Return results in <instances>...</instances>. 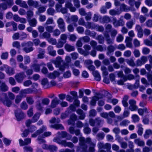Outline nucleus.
Segmentation results:
<instances>
[{"label":"nucleus","mask_w":152,"mask_h":152,"mask_svg":"<svg viewBox=\"0 0 152 152\" xmlns=\"http://www.w3.org/2000/svg\"><path fill=\"white\" fill-rule=\"evenodd\" d=\"M62 61V60L61 58L60 57L58 56L57 57L56 60L53 61V62L55 65L56 67H59L60 70L61 71H63L65 69V66L64 65L60 66V64Z\"/></svg>","instance_id":"obj_1"},{"label":"nucleus","mask_w":152,"mask_h":152,"mask_svg":"<svg viewBox=\"0 0 152 152\" xmlns=\"http://www.w3.org/2000/svg\"><path fill=\"white\" fill-rule=\"evenodd\" d=\"M85 25L87 28L91 29L95 28L97 31H103L104 29V28L102 26L97 25L95 26L89 22H88Z\"/></svg>","instance_id":"obj_2"},{"label":"nucleus","mask_w":152,"mask_h":152,"mask_svg":"<svg viewBox=\"0 0 152 152\" xmlns=\"http://www.w3.org/2000/svg\"><path fill=\"white\" fill-rule=\"evenodd\" d=\"M33 86L35 87L33 90L31 88H27L22 90L21 91V95H23L24 94H29L35 92L36 91V88L37 87L38 85L37 83H34L33 84Z\"/></svg>","instance_id":"obj_3"},{"label":"nucleus","mask_w":152,"mask_h":152,"mask_svg":"<svg viewBox=\"0 0 152 152\" xmlns=\"http://www.w3.org/2000/svg\"><path fill=\"white\" fill-rule=\"evenodd\" d=\"M49 102L50 100L48 99H44L42 100V103L41 104L39 102H37L36 107L38 110H42L43 105H47L49 103Z\"/></svg>","instance_id":"obj_4"},{"label":"nucleus","mask_w":152,"mask_h":152,"mask_svg":"<svg viewBox=\"0 0 152 152\" xmlns=\"http://www.w3.org/2000/svg\"><path fill=\"white\" fill-rule=\"evenodd\" d=\"M32 45L33 43L31 42H29L26 43L22 44L23 46H26L24 49V50L26 53H29L33 50V48L32 47Z\"/></svg>","instance_id":"obj_5"},{"label":"nucleus","mask_w":152,"mask_h":152,"mask_svg":"<svg viewBox=\"0 0 152 152\" xmlns=\"http://www.w3.org/2000/svg\"><path fill=\"white\" fill-rule=\"evenodd\" d=\"M58 27L62 32L64 31L65 30V23L63 19L61 18H59L57 21Z\"/></svg>","instance_id":"obj_6"},{"label":"nucleus","mask_w":152,"mask_h":152,"mask_svg":"<svg viewBox=\"0 0 152 152\" xmlns=\"http://www.w3.org/2000/svg\"><path fill=\"white\" fill-rule=\"evenodd\" d=\"M53 140L54 142H57V143L61 144L65 147L68 146L69 147H72L73 146V144L71 142H66L65 141H59V140H58L57 139L55 138H54Z\"/></svg>","instance_id":"obj_7"},{"label":"nucleus","mask_w":152,"mask_h":152,"mask_svg":"<svg viewBox=\"0 0 152 152\" xmlns=\"http://www.w3.org/2000/svg\"><path fill=\"white\" fill-rule=\"evenodd\" d=\"M65 6L66 8L69 9L72 12H74L76 10V8L73 6L71 1L66 2Z\"/></svg>","instance_id":"obj_8"},{"label":"nucleus","mask_w":152,"mask_h":152,"mask_svg":"<svg viewBox=\"0 0 152 152\" xmlns=\"http://www.w3.org/2000/svg\"><path fill=\"white\" fill-rule=\"evenodd\" d=\"M15 115L18 121H20L24 118V114L20 110H18L15 112Z\"/></svg>","instance_id":"obj_9"},{"label":"nucleus","mask_w":152,"mask_h":152,"mask_svg":"<svg viewBox=\"0 0 152 152\" xmlns=\"http://www.w3.org/2000/svg\"><path fill=\"white\" fill-rule=\"evenodd\" d=\"M40 114L39 113L36 114L32 119V121H31L30 120H28L26 122V125L27 126H28L32 122H36L39 118Z\"/></svg>","instance_id":"obj_10"},{"label":"nucleus","mask_w":152,"mask_h":152,"mask_svg":"<svg viewBox=\"0 0 152 152\" xmlns=\"http://www.w3.org/2000/svg\"><path fill=\"white\" fill-rule=\"evenodd\" d=\"M130 104L129 109L132 111H134L137 109V107L136 105V101L134 100H130L129 101Z\"/></svg>","instance_id":"obj_11"},{"label":"nucleus","mask_w":152,"mask_h":152,"mask_svg":"<svg viewBox=\"0 0 152 152\" xmlns=\"http://www.w3.org/2000/svg\"><path fill=\"white\" fill-rule=\"evenodd\" d=\"M3 67V68L2 69V70H4L5 69L6 73L9 75H12L14 74V71L13 69L11 68H9L7 65H4Z\"/></svg>","instance_id":"obj_12"},{"label":"nucleus","mask_w":152,"mask_h":152,"mask_svg":"<svg viewBox=\"0 0 152 152\" xmlns=\"http://www.w3.org/2000/svg\"><path fill=\"white\" fill-rule=\"evenodd\" d=\"M116 140L120 143L121 147L125 149L127 147V144L126 142L122 141L123 139L120 137H118L116 138Z\"/></svg>","instance_id":"obj_13"},{"label":"nucleus","mask_w":152,"mask_h":152,"mask_svg":"<svg viewBox=\"0 0 152 152\" xmlns=\"http://www.w3.org/2000/svg\"><path fill=\"white\" fill-rule=\"evenodd\" d=\"M36 129V127L34 126H31L29 129V130L28 131L27 130H25L23 133L22 134V137H26L27 136L28 134L30 133H31L35 131Z\"/></svg>","instance_id":"obj_14"},{"label":"nucleus","mask_w":152,"mask_h":152,"mask_svg":"<svg viewBox=\"0 0 152 152\" xmlns=\"http://www.w3.org/2000/svg\"><path fill=\"white\" fill-rule=\"evenodd\" d=\"M113 23L114 26L115 27L123 26L124 24V22L123 20H117L115 18H113Z\"/></svg>","instance_id":"obj_15"},{"label":"nucleus","mask_w":152,"mask_h":152,"mask_svg":"<svg viewBox=\"0 0 152 152\" xmlns=\"http://www.w3.org/2000/svg\"><path fill=\"white\" fill-rule=\"evenodd\" d=\"M42 147L44 149H49L52 152H55L57 150V148L56 146L53 145L48 146L45 144H43Z\"/></svg>","instance_id":"obj_16"},{"label":"nucleus","mask_w":152,"mask_h":152,"mask_svg":"<svg viewBox=\"0 0 152 152\" xmlns=\"http://www.w3.org/2000/svg\"><path fill=\"white\" fill-rule=\"evenodd\" d=\"M80 144L81 146L85 145L86 143H90L91 142V139L89 138H87L86 140L84 137H81L79 139Z\"/></svg>","instance_id":"obj_17"},{"label":"nucleus","mask_w":152,"mask_h":152,"mask_svg":"<svg viewBox=\"0 0 152 152\" xmlns=\"http://www.w3.org/2000/svg\"><path fill=\"white\" fill-rule=\"evenodd\" d=\"M15 3L17 5H19L20 7L25 8H28V6L26 2L22 1L21 0H16Z\"/></svg>","instance_id":"obj_18"},{"label":"nucleus","mask_w":152,"mask_h":152,"mask_svg":"<svg viewBox=\"0 0 152 152\" xmlns=\"http://www.w3.org/2000/svg\"><path fill=\"white\" fill-rule=\"evenodd\" d=\"M19 141L20 145L23 146L30 143L31 140L30 138H26L24 140V141H23L21 139H20Z\"/></svg>","instance_id":"obj_19"},{"label":"nucleus","mask_w":152,"mask_h":152,"mask_svg":"<svg viewBox=\"0 0 152 152\" xmlns=\"http://www.w3.org/2000/svg\"><path fill=\"white\" fill-rule=\"evenodd\" d=\"M102 98V96L101 94H97L96 96L93 97L91 102V104L92 105H95L96 104V101L99 100V98Z\"/></svg>","instance_id":"obj_20"},{"label":"nucleus","mask_w":152,"mask_h":152,"mask_svg":"<svg viewBox=\"0 0 152 152\" xmlns=\"http://www.w3.org/2000/svg\"><path fill=\"white\" fill-rule=\"evenodd\" d=\"M78 20V18L76 15H73L70 18H68L66 19V21L68 23H70L72 21L76 22Z\"/></svg>","instance_id":"obj_21"},{"label":"nucleus","mask_w":152,"mask_h":152,"mask_svg":"<svg viewBox=\"0 0 152 152\" xmlns=\"http://www.w3.org/2000/svg\"><path fill=\"white\" fill-rule=\"evenodd\" d=\"M100 115L102 117L107 119L108 123L111 124L112 122V120L111 118H108V113L106 112H103L100 114Z\"/></svg>","instance_id":"obj_22"},{"label":"nucleus","mask_w":152,"mask_h":152,"mask_svg":"<svg viewBox=\"0 0 152 152\" xmlns=\"http://www.w3.org/2000/svg\"><path fill=\"white\" fill-rule=\"evenodd\" d=\"M46 129V127L45 126H43L42 128L39 130L36 131L34 134H32L31 137H35L37 135H39L40 133H42Z\"/></svg>","instance_id":"obj_23"},{"label":"nucleus","mask_w":152,"mask_h":152,"mask_svg":"<svg viewBox=\"0 0 152 152\" xmlns=\"http://www.w3.org/2000/svg\"><path fill=\"white\" fill-rule=\"evenodd\" d=\"M98 148H106L107 149H110V144L109 143H106L104 145L102 142H99L98 144Z\"/></svg>","instance_id":"obj_24"},{"label":"nucleus","mask_w":152,"mask_h":152,"mask_svg":"<svg viewBox=\"0 0 152 152\" xmlns=\"http://www.w3.org/2000/svg\"><path fill=\"white\" fill-rule=\"evenodd\" d=\"M25 75L23 73L18 74L15 76V78L18 82H21L25 77Z\"/></svg>","instance_id":"obj_25"},{"label":"nucleus","mask_w":152,"mask_h":152,"mask_svg":"<svg viewBox=\"0 0 152 152\" xmlns=\"http://www.w3.org/2000/svg\"><path fill=\"white\" fill-rule=\"evenodd\" d=\"M59 75L60 73L56 71H54L53 72L49 74L48 77L51 79H55Z\"/></svg>","instance_id":"obj_26"},{"label":"nucleus","mask_w":152,"mask_h":152,"mask_svg":"<svg viewBox=\"0 0 152 152\" xmlns=\"http://www.w3.org/2000/svg\"><path fill=\"white\" fill-rule=\"evenodd\" d=\"M28 4L30 6H34L37 8L38 5V3L36 1H34L33 0H28L27 1Z\"/></svg>","instance_id":"obj_27"},{"label":"nucleus","mask_w":152,"mask_h":152,"mask_svg":"<svg viewBox=\"0 0 152 152\" xmlns=\"http://www.w3.org/2000/svg\"><path fill=\"white\" fill-rule=\"evenodd\" d=\"M50 35L49 33L45 32L43 34H40L39 37L41 39L45 38L48 40V39L50 38Z\"/></svg>","instance_id":"obj_28"},{"label":"nucleus","mask_w":152,"mask_h":152,"mask_svg":"<svg viewBox=\"0 0 152 152\" xmlns=\"http://www.w3.org/2000/svg\"><path fill=\"white\" fill-rule=\"evenodd\" d=\"M48 50L49 54L53 56H55L56 55V51L53 50V47L51 46H49L48 48Z\"/></svg>","instance_id":"obj_29"},{"label":"nucleus","mask_w":152,"mask_h":152,"mask_svg":"<svg viewBox=\"0 0 152 152\" xmlns=\"http://www.w3.org/2000/svg\"><path fill=\"white\" fill-rule=\"evenodd\" d=\"M92 74L94 76L95 79L98 81L101 80V76L99 73L97 71H94L92 72Z\"/></svg>","instance_id":"obj_30"},{"label":"nucleus","mask_w":152,"mask_h":152,"mask_svg":"<svg viewBox=\"0 0 152 152\" xmlns=\"http://www.w3.org/2000/svg\"><path fill=\"white\" fill-rule=\"evenodd\" d=\"M132 40V39L129 37H126L125 40V42L127 47L129 48L132 47V45L131 42Z\"/></svg>","instance_id":"obj_31"},{"label":"nucleus","mask_w":152,"mask_h":152,"mask_svg":"<svg viewBox=\"0 0 152 152\" xmlns=\"http://www.w3.org/2000/svg\"><path fill=\"white\" fill-rule=\"evenodd\" d=\"M135 144H137L138 146H142L145 145V142L144 141L140 140L139 139H135L134 141Z\"/></svg>","instance_id":"obj_32"},{"label":"nucleus","mask_w":152,"mask_h":152,"mask_svg":"<svg viewBox=\"0 0 152 152\" xmlns=\"http://www.w3.org/2000/svg\"><path fill=\"white\" fill-rule=\"evenodd\" d=\"M65 50L68 52H71L75 50V48L74 46H71L69 44H66L65 46Z\"/></svg>","instance_id":"obj_33"},{"label":"nucleus","mask_w":152,"mask_h":152,"mask_svg":"<svg viewBox=\"0 0 152 152\" xmlns=\"http://www.w3.org/2000/svg\"><path fill=\"white\" fill-rule=\"evenodd\" d=\"M59 100L57 98H55L53 99L51 102V107L52 108L55 107L59 103Z\"/></svg>","instance_id":"obj_34"},{"label":"nucleus","mask_w":152,"mask_h":152,"mask_svg":"<svg viewBox=\"0 0 152 152\" xmlns=\"http://www.w3.org/2000/svg\"><path fill=\"white\" fill-rule=\"evenodd\" d=\"M76 119L77 117L76 115L75 114H72L71 116L69 121H68V124H74Z\"/></svg>","instance_id":"obj_35"},{"label":"nucleus","mask_w":152,"mask_h":152,"mask_svg":"<svg viewBox=\"0 0 152 152\" xmlns=\"http://www.w3.org/2000/svg\"><path fill=\"white\" fill-rule=\"evenodd\" d=\"M101 70L102 72L103 76H106L108 75V72L105 66H102L101 67Z\"/></svg>","instance_id":"obj_36"},{"label":"nucleus","mask_w":152,"mask_h":152,"mask_svg":"<svg viewBox=\"0 0 152 152\" xmlns=\"http://www.w3.org/2000/svg\"><path fill=\"white\" fill-rule=\"evenodd\" d=\"M121 12V11L115 10H111L109 11L110 14L112 15H119Z\"/></svg>","instance_id":"obj_37"},{"label":"nucleus","mask_w":152,"mask_h":152,"mask_svg":"<svg viewBox=\"0 0 152 152\" xmlns=\"http://www.w3.org/2000/svg\"><path fill=\"white\" fill-rule=\"evenodd\" d=\"M134 76L132 74H129L126 77L124 76L123 78V80H124V81H126L127 80H132L134 79Z\"/></svg>","instance_id":"obj_38"},{"label":"nucleus","mask_w":152,"mask_h":152,"mask_svg":"<svg viewBox=\"0 0 152 152\" xmlns=\"http://www.w3.org/2000/svg\"><path fill=\"white\" fill-rule=\"evenodd\" d=\"M77 114L80 115V118L81 119H83L85 117V114L83 113V111L80 109H79L77 111Z\"/></svg>","instance_id":"obj_39"},{"label":"nucleus","mask_w":152,"mask_h":152,"mask_svg":"<svg viewBox=\"0 0 152 152\" xmlns=\"http://www.w3.org/2000/svg\"><path fill=\"white\" fill-rule=\"evenodd\" d=\"M137 127L138 128L137 132L138 135H141L143 133V129L142 127V125L141 124H139L137 125Z\"/></svg>","instance_id":"obj_40"},{"label":"nucleus","mask_w":152,"mask_h":152,"mask_svg":"<svg viewBox=\"0 0 152 152\" xmlns=\"http://www.w3.org/2000/svg\"><path fill=\"white\" fill-rule=\"evenodd\" d=\"M69 131L71 133L73 134L75 133L76 135H78L80 133V132L79 130H76L75 131L74 128L72 127H71L69 128Z\"/></svg>","instance_id":"obj_41"},{"label":"nucleus","mask_w":152,"mask_h":152,"mask_svg":"<svg viewBox=\"0 0 152 152\" xmlns=\"http://www.w3.org/2000/svg\"><path fill=\"white\" fill-rule=\"evenodd\" d=\"M108 102L112 103L114 105L117 104L118 102V100L115 99H109L107 100Z\"/></svg>","instance_id":"obj_42"},{"label":"nucleus","mask_w":152,"mask_h":152,"mask_svg":"<svg viewBox=\"0 0 152 152\" xmlns=\"http://www.w3.org/2000/svg\"><path fill=\"white\" fill-rule=\"evenodd\" d=\"M46 8L43 6L40 7L39 8L37 11L36 12V13L39 15V13L44 12L46 10Z\"/></svg>","instance_id":"obj_43"},{"label":"nucleus","mask_w":152,"mask_h":152,"mask_svg":"<svg viewBox=\"0 0 152 152\" xmlns=\"http://www.w3.org/2000/svg\"><path fill=\"white\" fill-rule=\"evenodd\" d=\"M120 9L121 11H127L128 10H130L127 8V6L124 4H121L120 6Z\"/></svg>","instance_id":"obj_44"},{"label":"nucleus","mask_w":152,"mask_h":152,"mask_svg":"<svg viewBox=\"0 0 152 152\" xmlns=\"http://www.w3.org/2000/svg\"><path fill=\"white\" fill-rule=\"evenodd\" d=\"M37 23V21L36 19H33L29 21V24L31 26L34 27L36 25Z\"/></svg>","instance_id":"obj_45"},{"label":"nucleus","mask_w":152,"mask_h":152,"mask_svg":"<svg viewBox=\"0 0 152 152\" xmlns=\"http://www.w3.org/2000/svg\"><path fill=\"white\" fill-rule=\"evenodd\" d=\"M150 50L146 47H144L142 49V52L144 54H148L150 52Z\"/></svg>","instance_id":"obj_46"},{"label":"nucleus","mask_w":152,"mask_h":152,"mask_svg":"<svg viewBox=\"0 0 152 152\" xmlns=\"http://www.w3.org/2000/svg\"><path fill=\"white\" fill-rule=\"evenodd\" d=\"M152 131L149 129L147 130L145 132L144 135V137L145 138H147L149 137V136L152 134Z\"/></svg>","instance_id":"obj_47"},{"label":"nucleus","mask_w":152,"mask_h":152,"mask_svg":"<svg viewBox=\"0 0 152 152\" xmlns=\"http://www.w3.org/2000/svg\"><path fill=\"white\" fill-rule=\"evenodd\" d=\"M126 61L127 63L130 66L133 67L136 66L133 60L132 59L126 60Z\"/></svg>","instance_id":"obj_48"},{"label":"nucleus","mask_w":152,"mask_h":152,"mask_svg":"<svg viewBox=\"0 0 152 152\" xmlns=\"http://www.w3.org/2000/svg\"><path fill=\"white\" fill-rule=\"evenodd\" d=\"M55 7L56 11L57 12H60L62 8V5L59 4H57L56 5Z\"/></svg>","instance_id":"obj_49"},{"label":"nucleus","mask_w":152,"mask_h":152,"mask_svg":"<svg viewBox=\"0 0 152 152\" xmlns=\"http://www.w3.org/2000/svg\"><path fill=\"white\" fill-rule=\"evenodd\" d=\"M132 118L133 122H138L140 118L137 115H132Z\"/></svg>","instance_id":"obj_50"},{"label":"nucleus","mask_w":152,"mask_h":152,"mask_svg":"<svg viewBox=\"0 0 152 152\" xmlns=\"http://www.w3.org/2000/svg\"><path fill=\"white\" fill-rule=\"evenodd\" d=\"M3 141L5 145L7 146L9 145L11 142L10 140L5 138L3 139Z\"/></svg>","instance_id":"obj_51"},{"label":"nucleus","mask_w":152,"mask_h":152,"mask_svg":"<svg viewBox=\"0 0 152 152\" xmlns=\"http://www.w3.org/2000/svg\"><path fill=\"white\" fill-rule=\"evenodd\" d=\"M77 50L79 53L85 56H86L88 54V52H85L81 48H78Z\"/></svg>","instance_id":"obj_52"},{"label":"nucleus","mask_w":152,"mask_h":152,"mask_svg":"<svg viewBox=\"0 0 152 152\" xmlns=\"http://www.w3.org/2000/svg\"><path fill=\"white\" fill-rule=\"evenodd\" d=\"M141 82L143 84L145 85L146 87L148 86L149 85L147 80L145 78H142L141 79Z\"/></svg>","instance_id":"obj_53"},{"label":"nucleus","mask_w":152,"mask_h":152,"mask_svg":"<svg viewBox=\"0 0 152 152\" xmlns=\"http://www.w3.org/2000/svg\"><path fill=\"white\" fill-rule=\"evenodd\" d=\"M41 83L45 88H46V86H47L48 85V82L47 79H43Z\"/></svg>","instance_id":"obj_54"},{"label":"nucleus","mask_w":152,"mask_h":152,"mask_svg":"<svg viewBox=\"0 0 152 152\" xmlns=\"http://www.w3.org/2000/svg\"><path fill=\"white\" fill-rule=\"evenodd\" d=\"M99 122V118H98L95 121L93 120L92 119H90L89 121V123L90 125L91 126H94V125L95 123H97L98 124Z\"/></svg>","instance_id":"obj_55"},{"label":"nucleus","mask_w":152,"mask_h":152,"mask_svg":"<svg viewBox=\"0 0 152 152\" xmlns=\"http://www.w3.org/2000/svg\"><path fill=\"white\" fill-rule=\"evenodd\" d=\"M46 30L50 33L52 32L54 29V27L51 26H47L45 28Z\"/></svg>","instance_id":"obj_56"},{"label":"nucleus","mask_w":152,"mask_h":152,"mask_svg":"<svg viewBox=\"0 0 152 152\" xmlns=\"http://www.w3.org/2000/svg\"><path fill=\"white\" fill-rule=\"evenodd\" d=\"M72 58L73 60H75L78 57V54L75 52H74L71 54Z\"/></svg>","instance_id":"obj_57"},{"label":"nucleus","mask_w":152,"mask_h":152,"mask_svg":"<svg viewBox=\"0 0 152 152\" xmlns=\"http://www.w3.org/2000/svg\"><path fill=\"white\" fill-rule=\"evenodd\" d=\"M51 127L57 129H62L64 128L63 126L61 124H56L53 126H51Z\"/></svg>","instance_id":"obj_58"},{"label":"nucleus","mask_w":152,"mask_h":152,"mask_svg":"<svg viewBox=\"0 0 152 152\" xmlns=\"http://www.w3.org/2000/svg\"><path fill=\"white\" fill-rule=\"evenodd\" d=\"M144 43L146 45L149 46H152V42L148 39L144 40Z\"/></svg>","instance_id":"obj_59"},{"label":"nucleus","mask_w":152,"mask_h":152,"mask_svg":"<svg viewBox=\"0 0 152 152\" xmlns=\"http://www.w3.org/2000/svg\"><path fill=\"white\" fill-rule=\"evenodd\" d=\"M136 58L139 57L140 55V53L139 50L135 49L133 52Z\"/></svg>","instance_id":"obj_60"},{"label":"nucleus","mask_w":152,"mask_h":152,"mask_svg":"<svg viewBox=\"0 0 152 152\" xmlns=\"http://www.w3.org/2000/svg\"><path fill=\"white\" fill-rule=\"evenodd\" d=\"M114 50V48L113 46H110L108 47V52H107V54L108 55H110L111 53L113 52Z\"/></svg>","instance_id":"obj_61"},{"label":"nucleus","mask_w":152,"mask_h":152,"mask_svg":"<svg viewBox=\"0 0 152 152\" xmlns=\"http://www.w3.org/2000/svg\"><path fill=\"white\" fill-rule=\"evenodd\" d=\"M47 12L48 15H53L55 12V11L54 9L52 8H50L47 10Z\"/></svg>","instance_id":"obj_62"},{"label":"nucleus","mask_w":152,"mask_h":152,"mask_svg":"<svg viewBox=\"0 0 152 152\" xmlns=\"http://www.w3.org/2000/svg\"><path fill=\"white\" fill-rule=\"evenodd\" d=\"M129 123V122L128 120H125L120 123V125L121 126H126Z\"/></svg>","instance_id":"obj_63"},{"label":"nucleus","mask_w":152,"mask_h":152,"mask_svg":"<svg viewBox=\"0 0 152 152\" xmlns=\"http://www.w3.org/2000/svg\"><path fill=\"white\" fill-rule=\"evenodd\" d=\"M71 73L70 71H68L65 72L64 75V77L65 78H68L70 77L71 76Z\"/></svg>","instance_id":"obj_64"}]
</instances>
